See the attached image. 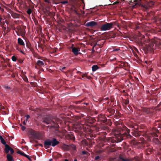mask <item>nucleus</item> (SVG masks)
Instances as JSON below:
<instances>
[{"mask_svg": "<svg viewBox=\"0 0 161 161\" xmlns=\"http://www.w3.org/2000/svg\"><path fill=\"white\" fill-rule=\"evenodd\" d=\"M115 124L117 125V131L115 132L114 135V140L116 142H119L123 139L124 135L126 133H129L130 130L126 126L121 125H119V123L118 122H115Z\"/></svg>", "mask_w": 161, "mask_h": 161, "instance_id": "obj_1", "label": "nucleus"}, {"mask_svg": "<svg viewBox=\"0 0 161 161\" xmlns=\"http://www.w3.org/2000/svg\"><path fill=\"white\" fill-rule=\"evenodd\" d=\"M60 120L57 118H53L50 115H47L42 119V122L47 125H50L48 127L50 128H54L58 131L59 128L58 122H59Z\"/></svg>", "mask_w": 161, "mask_h": 161, "instance_id": "obj_2", "label": "nucleus"}, {"mask_svg": "<svg viewBox=\"0 0 161 161\" xmlns=\"http://www.w3.org/2000/svg\"><path fill=\"white\" fill-rule=\"evenodd\" d=\"M143 158L142 157L136 156L131 159L125 158L122 155H120L117 158H114L111 161H142Z\"/></svg>", "mask_w": 161, "mask_h": 161, "instance_id": "obj_3", "label": "nucleus"}, {"mask_svg": "<svg viewBox=\"0 0 161 161\" xmlns=\"http://www.w3.org/2000/svg\"><path fill=\"white\" fill-rule=\"evenodd\" d=\"M28 136L30 139H32L34 140L35 139L40 140V136L39 134L36 131L32 129L28 131ZM30 142H31V140Z\"/></svg>", "mask_w": 161, "mask_h": 161, "instance_id": "obj_4", "label": "nucleus"}, {"mask_svg": "<svg viewBox=\"0 0 161 161\" xmlns=\"http://www.w3.org/2000/svg\"><path fill=\"white\" fill-rule=\"evenodd\" d=\"M16 32L18 36H21L23 37L25 36V28H22L20 26H18L16 28Z\"/></svg>", "mask_w": 161, "mask_h": 161, "instance_id": "obj_5", "label": "nucleus"}, {"mask_svg": "<svg viewBox=\"0 0 161 161\" xmlns=\"http://www.w3.org/2000/svg\"><path fill=\"white\" fill-rule=\"evenodd\" d=\"M154 44L153 42H150L148 44L145 45L144 48L147 51L152 52L155 48V47H154Z\"/></svg>", "mask_w": 161, "mask_h": 161, "instance_id": "obj_6", "label": "nucleus"}, {"mask_svg": "<svg viewBox=\"0 0 161 161\" xmlns=\"http://www.w3.org/2000/svg\"><path fill=\"white\" fill-rule=\"evenodd\" d=\"M111 28V24L110 23H106V24L102 25L101 27V30L102 31H106Z\"/></svg>", "mask_w": 161, "mask_h": 161, "instance_id": "obj_7", "label": "nucleus"}, {"mask_svg": "<svg viewBox=\"0 0 161 161\" xmlns=\"http://www.w3.org/2000/svg\"><path fill=\"white\" fill-rule=\"evenodd\" d=\"M97 119L98 121L103 123H105L107 121L106 118L103 115H99Z\"/></svg>", "mask_w": 161, "mask_h": 161, "instance_id": "obj_8", "label": "nucleus"}, {"mask_svg": "<svg viewBox=\"0 0 161 161\" xmlns=\"http://www.w3.org/2000/svg\"><path fill=\"white\" fill-rule=\"evenodd\" d=\"M44 146L45 148H48L49 146L51 145V140L48 139L45 141L44 143Z\"/></svg>", "mask_w": 161, "mask_h": 161, "instance_id": "obj_9", "label": "nucleus"}, {"mask_svg": "<svg viewBox=\"0 0 161 161\" xmlns=\"http://www.w3.org/2000/svg\"><path fill=\"white\" fill-rule=\"evenodd\" d=\"M97 23L96 22L92 21L87 23L86 25V26L93 27L97 25Z\"/></svg>", "mask_w": 161, "mask_h": 161, "instance_id": "obj_10", "label": "nucleus"}, {"mask_svg": "<svg viewBox=\"0 0 161 161\" xmlns=\"http://www.w3.org/2000/svg\"><path fill=\"white\" fill-rule=\"evenodd\" d=\"M51 146L53 147L55 146L59 143L58 141H57L56 139L55 138H53L52 140H51Z\"/></svg>", "mask_w": 161, "mask_h": 161, "instance_id": "obj_11", "label": "nucleus"}, {"mask_svg": "<svg viewBox=\"0 0 161 161\" xmlns=\"http://www.w3.org/2000/svg\"><path fill=\"white\" fill-rule=\"evenodd\" d=\"M5 146L4 151L6 153L9 154L8 153L10 151L11 147H10L8 145L5 144Z\"/></svg>", "mask_w": 161, "mask_h": 161, "instance_id": "obj_12", "label": "nucleus"}, {"mask_svg": "<svg viewBox=\"0 0 161 161\" xmlns=\"http://www.w3.org/2000/svg\"><path fill=\"white\" fill-rule=\"evenodd\" d=\"M74 45H72V46L71 48L72 49V52L74 54L77 55L78 54V49L76 47H73Z\"/></svg>", "mask_w": 161, "mask_h": 161, "instance_id": "obj_13", "label": "nucleus"}, {"mask_svg": "<svg viewBox=\"0 0 161 161\" xmlns=\"http://www.w3.org/2000/svg\"><path fill=\"white\" fill-rule=\"evenodd\" d=\"M18 43L19 45L22 46H25V43L23 40L20 38H18Z\"/></svg>", "mask_w": 161, "mask_h": 161, "instance_id": "obj_14", "label": "nucleus"}, {"mask_svg": "<svg viewBox=\"0 0 161 161\" xmlns=\"http://www.w3.org/2000/svg\"><path fill=\"white\" fill-rule=\"evenodd\" d=\"M7 158L8 161H14L13 157L9 154H7Z\"/></svg>", "mask_w": 161, "mask_h": 161, "instance_id": "obj_15", "label": "nucleus"}, {"mask_svg": "<svg viewBox=\"0 0 161 161\" xmlns=\"http://www.w3.org/2000/svg\"><path fill=\"white\" fill-rule=\"evenodd\" d=\"M147 147V148L146 149V150L147 153L149 154L148 153V152L151 153L153 151L152 147L151 146H149Z\"/></svg>", "mask_w": 161, "mask_h": 161, "instance_id": "obj_16", "label": "nucleus"}, {"mask_svg": "<svg viewBox=\"0 0 161 161\" xmlns=\"http://www.w3.org/2000/svg\"><path fill=\"white\" fill-rule=\"evenodd\" d=\"M98 69H99V67L97 65H93L92 67V71L93 72L95 71Z\"/></svg>", "mask_w": 161, "mask_h": 161, "instance_id": "obj_17", "label": "nucleus"}, {"mask_svg": "<svg viewBox=\"0 0 161 161\" xmlns=\"http://www.w3.org/2000/svg\"><path fill=\"white\" fill-rule=\"evenodd\" d=\"M26 46L28 48H29L31 51H32L33 49L31 47V44L29 42H26Z\"/></svg>", "mask_w": 161, "mask_h": 161, "instance_id": "obj_18", "label": "nucleus"}, {"mask_svg": "<svg viewBox=\"0 0 161 161\" xmlns=\"http://www.w3.org/2000/svg\"><path fill=\"white\" fill-rule=\"evenodd\" d=\"M36 64L37 65L39 66H42L44 65L43 62L41 60H38Z\"/></svg>", "mask_w": 161, "mask_h": 161, "instance_id": "obj_19", "label": "nucleus"}, {"mask_svg": "<svg viewBox=\"0 0 161 161\" xmlns=\"http://www.w3.org/2000/svg\"><path fill=\"white\" fill-rule=\"evenodd\" d=\"M62 148L64 150H68L69 148V147L68 145L64 144L62 146Z\"/></svg>", "mask_w": 161, "mask_h": 161, "instance_id": "obj_20", "label": "nucleus"}, {"mask_svg": "<svg viewBox=\"0 0 161 161\" xmlns=\"http://www.w3.org/2000/svg\"><path fill=\"white\" fill-rule=\"evenodd\" d=\"M143 9L144 11H147L149 9V7L147 5H142Z\"/></svg>", "mask_w": 161, "mask_h": 161, "instance_id": "obj_21", "label": "nucleus"}, {"mask_svg": "<svg viewBox=\"0 0 161 161\" xmlns=\"http://www.w3.org/2000/svg\"><path fill=\"white\" fill-rule=\"evenodd\" d=\"M110 24H111V27H112L113 26L116 25L118 27L119 26L118 23L117 21H116L115 22H112L110 23Z\"/></svg>", "mask_w": 161, "mask_h": 161, "instance_id": "obj_22", "label": "nucleus"}, {"mask_svg": "<svg viewBox=\"0 0 161 161\" xmlns=\"http://www.w3.org/2000/svg\"><path fill=\"white\" fill-rule=\"evenodd\" d=\"M11 15L12 17H13L14 18H18L19 17V15L18 14L14 13H12L11 14Z\"/></svg>", "mask_w": 161, "mask_h": 161, "instance_id": "obj_23", "label": "nucleus"}, {"mask_svg": "<svg viewBox=\"0 0 161 161\" xmlns=\"http://www.w3.org/2000/svg\"><path fill=\"white\" fill-rule=\"evenodd\" d=\"M0 140L2 144L4 145H5V144H6L5 141L1 136H0Z\"/></svg>", "mask_w": 161, "mask_h": 161, "instance_id": "obj_24", "label": "nucleus"}, {"mask_svg": "<svg viewBox=\"0 0 161 161\" xmlns=\"http://www.w3.org/2000/svg\"><path fill=\"white\" fill-rule=\"evenodd\" d=\"M100 44H99V43H96L94 45V46L93 47V48H94L95 46H98L99 47H102V46L103 44V42L101 43H100Z\"/></svg>", "mask_w": 161, "mask_h": 161, "instance_id": "obj_25", "label": "nucleus"}, {"mask_svg": "<svg viewBox=\"0 0 161 161\" xmlns=\"http://www.w3.org/2000/svg\"><path fill=\"white\" fill-rule=\"evenodd\" d=\"M153 141L156 144H158L159 143V142L158 138H154L153 139Z\"/></svg>", "mask_w": 161, "mask_h": 161, "instance_id": "obj_26", "label": "nucleus"}, {"mask_svg": "<svg viewBox=\"0 0 161 161\" xmlns=\"http://www.w3.org/2000/svg\"><path fill=\"white\" fill-rule=\"evenodd\" d=\"M137 1H136V2L134 3L131 4V5L132 6V7L133 8H135L136 7V5H138L139 4L138 2H136Z\"/></svg>", "mask_w": 161, "mask_h": 161, "instance_id": "obj_27", "label": "nucleus"}, {"mask_svg": "<svg viewBox=\"0 0 161 161\" xmlns=\"http://www.w3.org/2000/svg\"><path fill=\"white\" fill-rule=\"evenodd\" d=\"M154 5V2L153 1H150L148 3V5L149 7H152Z\"/></svg>", "mask_w": 161, "mask_h": 161, "instance_id": "obj_28", "label": "nucleus"}, {"mask_svg": "<svg viewBox=\"0 0 161 161\" xmlns=\"http://www.w3.org/2000/svg\"><path fill=\"white\" fill-rule=\"evenodd\" d=\"M22 78L25 81L27 82H28V78L25 75H23L22 76Z\"/></svg>", "mask_w": 161, "mask_h": 161, "instance_id": "obj_29", "label": "nucleus"}, {"mask_svg": "<svg viewBox=\"0 0 161 161\" xmlns=\"http://www.w3.org/2000/svg\"><path fill=\"white\" fill-rule=\"evenodd\" d=\"M17 153L24 156H25L26 154L20 151H18L17 152Z\"/></svg>", "mask_w": 161, "mask_h": 161, "instance_id": "obj_30", "label": "nucleus"}, {"mask_svg": "<svg viewBox=\"0 0 161 161\" xmlns=\"http://www.w3.org/2000/svg\"><path fill=\"white\" fill-rule=\"evenodd\" d=\"M11 59L13 61H16L17 60V58L14 56H12V57Z\"/></svg>", "mask_w": 161, "mask_h": 161, "instance_id": "obj_31", "label": "nucleus"}, {"mask_svg": "<svg viewBox=\"0 0 161 161\" xmlns=\"http://www.w3.org/2000/svg\"><path fill=\"white\" fill-rule=\"evenodd\" d=\"M70 147L73 150H75L76 149V147L75 146L71 144L70 145Z\"/></svg>", "mask_w": 161, "mask_h": 161, "instance_id": "obj_32", "label": "nucleus"}, {"mask_svg": "<svg viewBox=\"0 0 161 161\" xmlns=\"http://www.w3.org/2000/svg\"><path fill=\"white\" fill-rule=\"evenodd\" d=\"M108 111L111 114H113L114 112V109H108Z\"/></svg>", "mask_w": 161, "mask_h": 161, "instance_id": "obj_33", "label": "nucleus"}, {"mask_svg": "<svg viewBox=\"0 0 161 161\" xmlns=\"http://www.w3.org/2000/svg\"><path fill=\"white\" fill-rule=\"evenodd\" d=\"M27 13L28 14L30 15L31 13V9L30 8H29L27 11Z\"/></svg>", "mask_w": 161, "mask_h": 161, "instance_id": "obj_34", "label": "nucleus"}, {"mask_svg": "<svg viewBox=\"0 0 161 161\" xmlns=\"http://www.w3.org/2000/svg\"><path fill=\"white\" fill-rule=\"evenodd\" d=\"M60 3H62V4H65L68 3V1L67 0H66V1H64L61 2Z\"/></svg>", "mask_w": 161, "mask_h": 161, "instance_id": "obj_35", "label": "nucleus"}, {"mask_svg": "<svg viewBox=\"0 0 161 161\" xmlns=\"http://www.w3.org/2000/svg\"><path fill=\"white\" fill-rule=\"evenodd\" d=\"M116 58L115 57L114 58H112V57H110L109 58V60L111 61H114L115 60H116Z\"/></svg>", "mask_w": 161, "mask_h": 161, "instance_id": "obj_36", "label": "nucleus"}, {"mask_svg": "<svg viewBox=\"0 0 161 161\" xmlns=\"http://www.w3.org/2000/svg\"><path fill=\"white\" fill-rule=\"evenodd\" d=\"M136 2V1L135 0H130L129 1L130 4L131 5V4L134 3Z\"/></svg>", "mask_w": 161, "mask_h": 161, "instance_id": "obj_37", "label": "nucleus"}, {"mask_svg": "<svg viewBox=\"0 0 161 161\" xmlns=\"http://www.w3.org/2000/svg\"><path fill=\"white\" fill-rule=\"evenodd\" d=\"M129 103V101L128 100H126L124 101V103L125 105H126Z\"/></svg>", "mask_w": 161, "mask_h": 161, "instance_id": "obj_38", "label": "nucleus"}, {"mask_svg": "<svg viewBox=\"0 0 161 161\" xmlns=\"http://www.w3.org/2000/svg\"><path fill=\"white\" fill-rule=\"evenodd\" d=\"M25 157H26V158H27L29 160H30V161L31 160V158H30L29 156L28 155L26 154H25Z\"/></svg>", "mask_w": 161, "mask_h": 161, "instance_id": "obj_39", "label": "nucleus"}, {"mask_svg": "<svg viewBox=\"0 0 161 161\" xmlns=\"http://www.w3.org/2000/svg\"><path fill=\"white\" fill-rule=\"evenodd\" d=\"M101 135L102 136H106L107 135V133L105 132H102L101 133H100Z\"/></svg>", "mask_w": 161, "mask_h": 161, "instance_id": "obj_40", "label": "nucleus"}, {"mask_svg": "<svg viewBox=\"0 0 161 161\" xmlns=\"http://www.w3.org/2000/svg\"><path fill=\"white\" fill-rule=\"evenodd\" d=\"M10 151V153L11 154H12L14 152V149L12 148H11Z\"/></svg>", "mask_w": 161, "mask_h": 161, "instance_id": "obj_41", "label": "nucleus"}, {"mask_svg": "<svg viewBox=\"0 0 161 161\" xmlns=\"http://www.w3.org/2000/svg\"><path fill=\"white\" fill-rule=\"evenodd\" d=\"M21 129L22 130L24 131L25 129H26L25 127L22 126V125H21Z\"/></svg>", "mask_w": 161, "mask_h": 161, "instance_id": "obj_42", "label": "nucleus"}, {"mask_svg": "<svg viewBox=\"0 0 161 161\" xmlns=\"http://www.w3.org/2000/svg\"><path fill=\"white\" fill-rule=\"evenodd\" d=\"M100 157L99 156H97L95 157V160H98L99 159H100Z\"/></svg>", "mask_w": 161, "mask_h": 161, "instance_id": "obj_43", "label": "nucleus"}, {"mask_svg": "<svg viewBox=\"0 0 161 161\" xmlns=\"http://www.w3.org/2000/svg\"><path fill=\"white\" fill-rule=\"evenodd\" d=\"M26 119L25 120V121H27V119L30 118V116L29 115H27L26 116Z\"/></svg>", "mask_w": 161, "mask_h": 161, "instance_id": "obj_44", "label": "nucleus"}, {"mask_svg": "<svg viewBox=\"0 0 161 161\" xmlns=\"http://www.w3.org/2000/svg\"><path fill=\"white\" fill-rule=\"evenodd\" d=\"M144 111H145L147 113H148L149 112V109L147 108H144Z\"/></svg>", "mask_w": 161, "mask_h": 161, "instance_id": "obj_45", "label": "nucleus"}, {"mask_svg": "<svg viewBox=\"0 0 161 161\" xmlns=\"http://www.w3.org/2000/svg\"><path fill=\"white\" fill-rule=\"evenodd\" d=\"M129 127L131 128H134L135 127V126L132 125H129Z\"/></svg>", "mask_w": 161, "mask_h": 161, "instance_id": "obj_46", "label": "nucleus"}, {"mask_svg": "<svg viewBox=\"0 0 161 161\" xmlns=\"http://www.w3.org/2000/svg\"><path fill=\"white\" fill-rule=\"evenodd\" d=\"M18 61L21 64L22 63V62H23V60L22 59H19L18 60Z\"/></svg>", "mask_w": 161, "mask_h": 161, "instance_id": "obj_47", "label": "nucleus"}, {"mask_svg": "<svg viewBox=\"0 0 161 161\" xmlns=\"http://www.w3.org/2000/svg\"><path fill=\"white\" fill-rule=\"evenodd\" d=\"M66 67H62V68H60V69L62 71H63V70L64 69H66Z\"/></svg>", "mask_w": 161, "mask_h": 161, "instance_id": "obj_48", "label": "nucleus"}, {"mask_svg": "<svg viewBox=\"0 0 161 161\" xmlns=\"http://www.w3.org/2000/svg\"><path fill=\"white\" fill-rule=\"evenodd\" d=\"M82 154H86L87 153V152L85 151H83L82 152Z\"/></svg>", "mask_w": 161, "mask_h": 161, "instance_id": "obj_49", "label": "nucleus"}, {"mask_svg": "<svg viewBox=\"0 0 161 161\" xmlns=\"http://www.w3.org/2000/svg\"><path fill=\"white\" fill-rule=\"evenodd\" d=\"M86 78L88 79H90L91 78V77L90 76H86Z\"/></svg>", "mask_w": 161, "mask_h": 161, "instance_id": "obj_50", "label": "nucleus"}, {"mask_svg": "<svg viewBox=\"0 0 161 161\" xmlns=\"http://www.w3.org/2000/svg\"><path fill=\"white\" fill-rule=\"evenodd\" d=\"M5 88L6 89H11V88L9 86H5Z\"/></svg>", "mask_w": 161, "mask_h": 161, "instance_id": "obj_51", "label": "nucleus"}, {"mask_svg": "<svg viewBox=\"0 0 161 161\" xmlns=\"http://www.w3.org/2000/svg\"><path fill=\"white\" fill-rule=\"evenodd\" d=\"M26 122L27 121H25V120H24V121L23 122V125H26Z\"/></svg>", "mask_w": 161, "mask_h": 161, "instance_id": "obj_52", "label": "nucleus"}, {"mask_svg": "<svg viewBox=\"0 0 161 161\" xmlns=\"http://www.w3.org/2000/svg\"><path fill=\"white\" fill-rule=\"evenodd\" d=\"M3 20L2 18L0 17V24H2V22H1V21Z\"/></svg>", "mask_w": 161, "mask_h": 161, "instance_id": "obj_53", "label": "nucleus"}, {"mask_svg": "<svg viewBox=\"0 0 161 161\" xmlns=\"http://www.w3.org/2000/svg\"><path fill=\"white\" fill-rule=\"evenodd\" d=\"M38 146H41L42 147H43V145L42 144H38Z\"/></svg>", "mask_w": 161, "mask_h": 161, "instance_id": "obj_54", "label": "nucleus"}, {"mask_svg": "<svg viewBox=\"0 0 161 161\" xmlns=\"http://www.w3.org/2000/svg\"><path fill=\"white\" fill-rule=\"evenodd\" d=\"M119 50V49H114L113 51H118V50Z\"/></svg>", "mask_w": 161, "mask_h": 161, "instance_id": "obj_55", "label": "nucleus"}, {"mask_svg": "<svg viewBox=\"0 0 161 161\" xmlns=\"http://www.w3.org/2000/svg\"><path fill=\"white\" fill-rule=\"evenodd\" d=\"M83 76H84V77H86V76H87V75L86 74H85L83 75Z\"/></svg>", "mask_w": 161, "mask_h": 161, "instance_id": "obj_56", "label": "nucleus"}, {"mask_svg": "<svg viewBox=\"0 0 161 161\" xmlns=\"http://www.w3.org/2000/svg\"><path fill=\"white\" fill-rule=\"evenodd\" d=\"M22 143H24L25 144L26 143L25 142V141L24 140H23V141H22Z\"/></svg>", "mask_w": 161, "mask_h": 161, "instance_id": "obj_57", "label": "nucleus"}, {"mask_svg": "<svg viewBox=\"0 0 161 161\" xmlns=\"http://www.w3.org/2000/svg\"><path fill=\"white\" fill-rule=\"evenodd\" d=\"M81 73V72L78 71L77 72V74Z\"/></svg>", "mask_w": 161, "mask_h": 161, "instance_id": "obj_58", "label": "nucleus"}, {"mask_svg": "<svg viewBox=\"0 0 161 161\" xmlns=\"http://www.w3.org/2000/svg\"><path fill=\"white\" fill-rule=\"evenodd\" d=\"M34 142L36 143H37L38 142V141L36 140H34Z\"/></svg>", "mask_w": 161, "mask_h": 161, "instance_id": "obj_59", "label": "nucleus"}, {"mask_svg": "<svg viewBox=\"0 0 161 161\" xmlns=\"http://www.w3.org/2000/svg\"><path fill=\"white\" fill-rule=\"evenodd\" d=\"M75 12L76 13V14H78L77 12V11L76 10H75Z\"/></svg>", "mask_w": 161, "mask_h": 161, "instance_id": "obj_60", "label": "nucleus"}, {"mask_svg": "<svg viewBox=\"0 0 161 161\" xmlns=\"http://www.w3.org/2000/svg\"><path fill=\"white\" fill-rule=\"evenodd\" d=\"M111 140H112L110 138H109V139L108 140V141H109V142L111 141Z\"/></svg>", "mask_w": 161, "mask_h": 161, "instance_id": "obj_61", "label": "nucleus"}, {"mask_svg": "<svg viewBox=\"0 0 161 161\" xmlns=\"http://www.w3.org/2000/svg\"><path fill=\"white\" fill-rule=\"evenodd\" d=\"M84 104H85L86 105H87L88 104V103H84Z\"/></svg>", "mask_w": 161, "mask_h": 161, "instance_id": "obj_62", "label": "nucleus"}, {"mask_svg": "<svg viewBox=\"0 0 161 161\" xmlns=\"http://www.w3.org/2000/svg\"><path fill=\"white\" fill-rule=\"evenodd\" d=\"M64 161H69V160L67 159H65Z\"/></svg>", "mask_w": 161, "mask_h": 161, "instance_id": "obj_63", "label": "nucleus"}, {"mask_svg": "<svg viewBox=\"0 0 161 161\" xmlns=\"http://www.w3.org/2000/svg\"><path fill=\"white\" fill-rule=\"evenodd\" d=\"M37 146H38V144L35 145H34V146H35V147H37Z\"/></svg>", "mask_w": 161, "mask_h": 161, "instance_id": "obj_64", "label": "nucleus"}]
</instances>
